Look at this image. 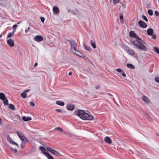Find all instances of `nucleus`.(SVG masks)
<instances>
[{
  "label": "nucleus",
  "mask_w": 159,
  "mask_h": 159,
  "mask_svg": "<svg viewBox=\"0 0 159 159\" xmlns=\"http://www.w3.org/2000/svg\"><path fill=\"white\" fill-rule=\"evenodd\" d=\"M127 66L128 67L132 69H134L135 68L134 66L132 64H131L129 63L127 64Z\"/></svg>",
  "instance_id": "obj_25"
},
{
  "label": "nucleus",
  "mask_w": 159,
  "mask_h": 159,
  "mask_svg": "<svg viewBox=\"0 0 159 159\" xmlns=\"http://www.w3.org/2000/svg\"><path fill=\"white\" fill-rule=\"evenodd\" d=\"M0 99L3 101L4 105H7L8 104V100L3 93H0Z\"/></svg>",
  "instance_id": "obj_4"
},
{
  "label": "nucleus",
  "mask_w": 159,
  "mask_h": 159,
  "mask_svg": "<svg viewBox=\"0 0 159 159\" xmlns=\"http://www.w3.org/2000/svg\"><path fill=\"white\" fill-rule=\"evenodd\" d=\"M56 104L58 105H60L61 106H63L64 105V103L60 101H57L56 102Z\"/></svg>",
  "instance_id": "obj_20"
},
{
  "label": "nucleus",
  "mask_w": 159,
  "mask_h": 159,
  "mask_svg": "<svg viewBox=\"0 0 159 159\" xmlns=\"http://www.w3.org/2000/svg\"><path fill=\"white\" fill-rule=\"evenodd\" d=\"M129 34L130 35V36L132 38H133L134 36L136 34H135L134 32L133 31H130L129 32Z\"/></svg>",
  "instance_id": "obj_27"
},
{
  "label": "nucleus",
  "mask_w": 159,
  "mask_h": 159,
  "mask_svg": "<svg viewBox=\"0 0 159 159\" xmlns=\"http://www.w3.org/2000/svg\"><path fill=\"white\" fill-rule=\"evenodd\" d=\"M72 73L71 71H70L68 73V75H72Z\"/></svg>",
  "instance_id": "obj_50"
},
{
  "label": "nucleus",
  "mask_w": 159,
  "mask_h": 159,
  "mask_svg": "<svg viewBox=\"0 0 159 159\" xmlns=\"http://www.w3.org/2000/svg\"><path fill=\"white\" fill-rule=\"evenodd\" d=\"M104 141L107 143L111 144L112 143V141L111 139L109 137H106L104 139Z\"/></svg>",
  "instance_id": "obj_13"
},
{
  "label": "nucleus",
  "mask_w": 159,
  "mask_h": 159,
  "mask_svg": "<svg viewBox=\"0 0 159 159\" xmlns=\"http://www.w3.org/2000/svg\"><path fill=\"white\" fill-rule=\"evenodd\" d=\"M40 19H41V21H42V22L43 23L44 21V20H45L44 18V17H40Z\"/></svg>",
  "instance_id": "obj_43"
},
{
  "label": "nucleus",
  "mask_w": 159,
  "mask_h": 159,
  "mask_svg": "<svg viewBox=\"0 0 159 159\" xmlns=\"http://www.w3.org/2000/svg\"><path fill=\"white\" fill-rule=\"evenodd\" d=\"M16 133L18 136L21 139L23 138L24 136L23 134L20 132L17 131Z\"/></svg>",
  "instance_id": "obj_16"
},
{
  "label": "nucleus",
  "mask_w": 159,
  "mask_h": 159,
  "mask_svg": "<svg viewBox=\"0 0 159 159\" xmlns=\"http://www.w3.org/2000/svg\"><path fill=\"white\" fill-rule=\"evenodd\" d=\"M17 27V25H14L12 27V28L14 30V31H15L16 30V28Z\"/></svg>",
  "instance_id": "obj_36"
},
{
  "label": "nucleus",
  "mask_w": 159,
  "mask_h": 159,
  "mask_svg": "<svg viewBox=\"0 0 159 159\" xmlns=\"http://www.w3.org/2000/svg\"><path fill=\"white\" fill-rule=\"evenodd\" d=\"M78 53L76 52L74 54H75L77 56L82 58H84L85 57V55L84 54H82L78 51Z\"/></svg>",
  "instance_id": "obj_15"
},
{
  "label": "nucleus",
  "mask_w": 159,
  "mask_h": 159,
  "mask_svg": "<svg viewBox=\"0 0 159 159\" xmlns=\"http://www.w3.org/2000/svg\"><path fill=\"white\" fill-rule=\"evenodd\" d=\"M99 88V86H96L95 87V89H98V88Z\"/></svg>",
  "instance_id": "obj_52"
},
{
  "label": "nucleus",
  "mask_w": 159,
  "mask_h": 159,
  "mask_svg": "<svg viewBox=\"0 0 159 159\" xmlns=\"http://www.w3.org/2000/svg\"><path fill=\"white\" fill-rule=\"evenodd\" d=\"M9 108L13 110H14L15 109L14 106L11 104H9Z\"/></svg>",
  "instance_id": "obj_26"
},
{
  "label": "nucleus",
  "mask_w": 159,
  "mask_h": 159,
  "mask_svg": "<svg viewBox=\"0 0 159 159\" xmlns=\"http://www.w3.org/2000/svg\"><path fill=\"white\" fill-rule=\"evenodd\" d=\"M12 150H13L14 152L15 153H16L17 152V151L16 149H13L12 148H11Z\"/></svg>",
  "instance_id": "obj_49"
},
{
  "label": "nucleus",
  "mask_w": 159,
  "mask_h": 159,
  "mask_svg": "<svg viewBox=\"0 0 159 159\" xmlns=\"http://www.w3.org/2000/svg\"><path fill=\"white\" fill-rule=\"evenodd\" d=\"M154 51L159 54V48L157 47H154Z\"/></svg>",
  "instance_id": "obj_29"
},
{
  "label": "nucleus",
  "mask_w": 159,
  "mask_h": 159,
  "mask_svg": "<svg viewBox=\"0 0 159 159\" xmlns=\"http://www.w3.org/2000/svg\"><path fill=\"white\" fill-rule=\"evenodd\" d=\"M121 75L124 77H125L126 76V74L123 71L122 72Z\"/></svg>",
  "instance_id": "obj_48"
},
{
  "label": "nucleus",
  "mask_w": 159,
  "mask_h": 159,
  "mask_svg": "<svg viewBox=\"0 0 159 159\" xmlns=\"http://www.w3.org/2000/svg\"><path fill=\"white\" fill-rule=\"evenodd\" d=\"M22 119L25 121H27L31 120L32 118L30 116H24L22 117Z\"/></svg>",
  "instance_id": "obj_14"
},
{
  "label": "nucleus",
  "mask_w": 159,
  "mask_h": 159,
  "mask_svg": "<svg viewBox=\"0 0 159 159\" xmlns=\"http://www.w3.org/2000/svg\"><path fill=\"white\" fill-rule=\"evenodd\" d=\"M116 70L117 72L120 73L122 72L123 71V70L121 69L120 68H118L117 69H116Z\"/></svg>",
  "instance_id": "obj_35"
},
{
  "label": "nucleus",
  "mask_w": 159,
  "mask_h": 159,
  "mask_svg": "<svg viewBox=\"0 0 159 159\" xmlns=\"http://www.w3.org/2000/svg\"><path fill=\"white\" fill-rule=\"evenodd\" d=\"M67 41L69 42L71 45V51L74 53L76 52H78V51L77 50V44L75 41L74 40H67Z\"/></svg>",
  "instance_id": "obj_3"
},
{
  "label": "nucleus",
  "mask_w": 159,
  "mask_h": 159,
  "mask_svg": "<svg viewBox=\"0 0 159 159\" xmlns=\"http://www.w3.org/2000/svg\"><path fill=\"white\" fill-rule=\"evenodd\" d=\"M152 38L153 39H155L156 38V35L155 34H152Z\"/></svg>",
  "instance_id": "obj_41"
},
{
  "label": "nucleus",
  "mask_w": 159,
  "mask_h": 159,
  "mask_svg": "<svg viewBox=\"0 0 159 159\" xmlns=\"http://www.w3.org/2000/svg\"><path fill=\"white\" fill-rule=\"evenodd\" d=\"M155 81L157 82H159V77H157L155 78Z\"/></svg>",
  "instance_id": "obj_42"
},
{
  "label": "nucleus",
  "mask_w": 159,
  "mask_h": 159,
  "mask_svg": "<svg viewBox=\"0 0 159 159\" xmlns=\"http://www.w3.org/2000/svg\"><path fill=\"white\" fill-rule=\"evenodd\" d=\"M7 138L10 143H12V141H13L11 139L8 135L7 137Z\"/></svg>",
  "instance_id": "obj_31"
},
{
  "label": "nucleus",
  "mask_w": 159,
  "mask_h": 159,
  "mask_svg": "<svg viewBox=\"0 0 159 159\" xmlns=\"http://www.w3.org/2000/svg\"><path fill=\"white\" fill-rule=\"evenodd\" d=\"M45 155L47 157L48 159H54L52 156L49 153L45 154Z\"/></svg>",
  "instance_id": "obj_24"
},
{
  "label": "nucleus",
  "mask_w": 159,
  "mask_h": 159,
  "mask_svg": "<svg viewBox=\"0 0 159 159\" xmlns=\"http://www.w3.org/2000/svg\"><path fill=\"white\" fill-rule=\"evenodd\" d=\"M38 65V63H36L34 65V67H35Z\"/></svg>",
  "instance_id": "obj_51"
},
{
  "label": "nucleus",
  "mask_w": 159,
  "mask_h": 159,
  "mask_svg": "<svg viewBox=\"0 0 159 159\" xmlns=\"http://www.w3.org/2000/svg\"><path fill=\"white\" fill-rule=\"evenodd\" d=\"M46 148L47 150L51 152L52 154L53 153V152L54 151V150L49 147H46Z\"/></svg>",
  "instance_id": "obj_21"
},
{
  "label": "nucleus",
  "mask_w": 159,
  "mask_h": 159,
  "mask_svg": "<svg viewBox=\"0 0 159 159\" xmlns=\"http://www.w3.org/2000/svg\"><path fill=\"white\" fill-rule=\"evenodd\" d=\"M90 44L93 48L94 49L96 48V45L95 43L93 42L92 40L90 41Z\"/></svg>",
  "instance_id": "obj_22"
},
{
  "label": "nucleus",
  "mask_w": 159,
  "mask_h": 159,
  "mask_svg": "<svg viewBox=\"0 0 159 159\" xmlns=\"http://www.w3.org/2000/svg\"><path fill=\"white\" fill-rule=\"evenodd\" d=\"M55 130H57L58 131H59L61 133L63 132V129L61 128L57 127H56L54 129Z\"/></svg>",
  "instance_id": "obj_23"
},
{
  "label": "nucleus",
  "mask_w": 159,
  "mask_h": 159,
  "mask_svg": "<svg viewBox=\"0 0 159 159\" xmlns=\"http://www.w3.org/2000/svg\"><path fill=\"white\" fill-rule=\"evenodd\" d=\"M83 45L85 49L88 51H89L90 50V48L88 46L84 44Z\"/></svg>",
  "instance_id": "obj_32"
},
{
  "label": "nucleus",
  "mask_w": 159,
  "mask_h": 159,
  "mask_svg": "<svg viewBox=\"0 0 159 159\" xmlns=\"http://www.w3.org/2000/svg\"><path fill=\"white\" fill-rule=\"evenodd\" d=\"M119 1V0H113V3L115 5L116 3H118Z\"/></svg>",
  "instance_id": "obj_38"
},
{
  "label": "nucleus",
  "mask_w": 159,
  "mask_h": 159,
  "mask_svg": "<svg viewBox=\"0 0 159 159\" xmlns=\"http://www.w3.org/2000/svg\"><path fill=\"white\" fill-rule=\"evenodd\" d=\"M39 150L42 151V152L45 155V154H48V153L47 152H46V149L44 147L42 146H40L39 147Z\"/></svg>",
  "instance_id": "obj_11"
},
{
  "label": "nucleus",
  "mask_w": 159,
  "mask_h": 159,
  "mask_svg": "<svg viewBox=\"0 0 159 159\" xmlns=\"http://www.w3.org/2000/svg\"><path fill=\"white\" fill-rule=\"evenodd\" d=\"M139 25L143 28H146L147 26V24L144 21L142 20H140L138 22Z\"/></svg>",
  "instance_id": "obj_6"
},
{
  "label": "nucleus",
  "mask_w": 159,
  "mask_h": 159,
  "mask_svg": "<svg viewBox=\"0 0 159 159\" xmlns=\"http://www.w3.org/2000/svg\"><path fill=\"white\" fill-rule=\"evenodd\" d=\"M148 14L150 16H152L153 14L152 11L151 9H149L148 11Z\"/></svg>",
  "instance_id": "obj_30"
},
{
  "label": "nucleus",
  "mask_w": 159,
  "mask_h": 159,
  "mask_svg": "<svg viewBox=\"0 0 159 159\" xmlns=\"http://www.w3.org/2000/svg\"><path fill=\"white\" fill-rule=\"evenodd\" d=\"M12 144H15L16 145L17 147H19L18 144L17 143H16L14 141H12Z\"/></svg>",
  "instance_id": "obj_46"
},
{
  "label": "nucleus",
  "mask_w": 159,
  "mask_h": 159,
  "mask_svg": "<svg viewBox=\"0 0 159 159\" xmlns=\"http://www.w3.org/2000/svg\"><path fill=\"white\" fill-rule=\"evenodd\" d=\"M34 39L36 41L40 42L43 40V38L41 36L37 35L35 37Z\"/></svg>",
  "instance_id": "obj_9"
},
{
  "label": "nucleus",
  "mask_w": 159,
  "mask_h": 159,
  "mask_svg": "<svg viewBox=\"0 0 159 159\" xmlns=\"http://www.w3.org/2000/svg\"><path fill=\"white\" fill-rule=\"evenodd\" d=\"M74 114L83 120H92L93 118L92 116L86 113L83 110H76L74 112Z\"/></svg>",
  "instance_id": "obj_2"
},
{
  "label": "nucleus",
  "mask_w": 159,
  "mask_h": 159,
  "mask_svg": "<svg viewBox=\"0 0 159 159\" xmlns=\"http://www.w3.org/2000/svg\"><path fill=\"white\" fill-rule=\"evenodd\" d=\"M64 134L69 136H72L70 132H65Z\"/></svg>",
  "instance_id": "obj_39"
},
{
  "label": "nucleus",
  "mask_w": 159,
  "mask_h": 159,
  "mask_svg": "<svg viewBox=\"0 0 159 159\" xmlns=\"http://www.w3.org/2000/svg\"><path fill=\"white\" fill-rule=\"evenodd\" d=\"M13 36V34L11 32H10L7 35V38H10L11 36Z\"/></svg>",
  "instance_id": "obj_37"
},
{
  "label": "nucleus",
  "mask_w": 159,
  "mask_h": 159,
  "mask_svg": "<svg viewBox=\"0 0 159 159\" xmlns=\"http://www.w3.org/2000/svg\"><path fill=\"white\" fill-rule=\"evenodd\" d=\"M2 34H1L0 35V38H1V37H2Z\"/></svg>",
  "instance_id": "obj_56"
},
{
  "label": "nucleus",
  "mask_w": 159,
  "mask_h": 159,
  "mask_svg": "<svg viewBox=\"0 0 159 159\" xmlns=\"http://www.w3.org/2000/svg\"><path fill=\"white\" fill-rule=\"evenodd\" d=\"M142 17L143 19L145 20L146 22H148V19H147L146 17L144 15H142Z\"/></svg>",
  "instance_id": "obj_34"
},
{
  "label": "nucleus",
  "mask_w": 159,
  "mask_h": 159,
  "mask_svg": "<svg viewBox=\"0 0 159 159\" xmlns=\"http://www.w3.org/2000/svg\"><path fill=\"white\" fill-rule=\"evenodd\" d=\"M155 14L157 16H158L159 15V13L157 11H155Z\"/></svg>",
  "instance_id": "obj_44"
},
{
  "label": "nucleus",
  "mask_w": 159,
  "mask_h": 159,
  "mask_svg": "<svg viewBox=\"0 0 159 159\" xmlns=\"http://www.w3.org/2000/svg\"><path fill=\"white\" fill-rule=\"evenodd\" d=\"M133 38L136 39L135 40L131 41L132 44L136 46L137 48L144 51H146L147 50V47L144 45V42L138 36L135 34Z\"/></svg>",
  "instance_id": "obj_1"
},
{
  "label": "nucleus",
  "mask_w": 159,
  "mask_h": 159,
  "mask_svg": "<svg viewBox=\"0 0 159 159\" xmlns=\"http://www.w3.org/2000/svg\"><path fill=\"white\" fill-rule=\"evenodd\" d=\"M20 23V22L18 23H17V24H19Z\"/></svg>",
  "instance_id": "obj_57"
},
{
  "label": "nucleus",
  "mask_w": 159,
  "mask_h": 159,
  "mask_svg": "<svg viewBox=\"0 0 159 159\" xmlns=\"http://www.w3.org/2000/svg\"><path fill=\"white\" fill-rule=\"evenodd\" d=\"M66 108L69 110L72 111L74 109V106L70 104H67L66 106Z\"/></svg>",
  "instance_id": "obj_10"
},
{
  "label": "nucleus",
  "mask_w": 159,
  "mask_h": 159,
  "mask_svg": "<svg viewBox=\"0 0 159 159\" xmlns=\"http://www.w3.org/2000/svg\"><path fill=\"white\" fill-rule=\"evenodd\" d=\"M53 11L55 14H57L59 13V10L58 7L56 6H54L53 8Z\"/></svg>",
  "instance_id": "obj_12"
},
{
  "label": "nucleus",
  "mask_w": 159,
  "mask_h": 159,
  "mask_svg": "<svg viewBox=\"0 0 159 159\" xmlns=\"http://www.w3.org/2000/svg\"><path fill=\"white\" fill-rule=\"evenodd\" d=\"M56 110L57 112H62L61 110V109H57Z\"/></svg>",
  "instance_id": "obj_47"
},
{
  "label": "nucleus",
  "mask_w": 159,
  "mask_h": 159,
  "mask_svg": "<svg viewBox=\"0 0 159 159\" xmlns=\"http://www.w3.org/2000/svg\"><path fill=\"white\" fill-rule=\"evenodd\" d=\"M15 31H14V30H13V31L11 33H12V34H13V35H14V32Z\"/></svg>",
  "instance_id": "obj_54"
},
{
  "label": "nucleus",
  "mask_w": 159,
  "mask_h": 159,
  "mask_svg": "<svg viewBox=\"0 0 159 159\" xmlns=\"http://www.w3.org/2000/svg\"><path fill=\"white\" fill-rule=\"evenodd\" d=\"M158 1H159V0H158Z\"/></svg>",
  "instance_id": "obj_58"
},
{
  "label": "nucleus",
  "mask_w": 159,
  "mask_h": 159,
  "mask_svg": "<svg viewBox=\"0 0 159 159\" xmlns=\"http://www.w3.org/2000/svg\"><path fill=\"white\" fill-rule=\"evenodd\" d=\"M52 154L57 157H61L62 156V155L61 154H60L59 152L55 151V150H54V151L53 152Z\"/></svg>",
  "instance_id": "obj_19"
},
{
  "label": "nucleus",
  "mask_w": 159,
  "mask_h": 159,
  "mask_svg": "<svg viewBox=\"0 0 159 159\" xmlns=\"http://www.w3.org/2000/svg\"><path fill=\"white\" fill-rule=\"evenodd\" d=\"M30 29V27H28L27 29V30H25V31L26 33L29 32Z\"/></svg>",
  "instance_id": "obj_45"
},
{
  "label": "nucleus",
  "mask_w": 159,
  "mask_h": 159,
  "mask_svg": "<svg viewBox=\"0 0 159 159\" xmlns=\"http://www.w3.org/2000/svg\"><path fill=\"white\" fill-rule=\"evenodd\" d=\"M21 140L22 141V142L25 143H27L28 141V140H27V138H25V136H24L23 138L21 139Z\"/></svg>",
  "instance_id": "obj_28"
},
{
  "label": "nucleus",
  "mask_w": 159,
  "mask_h": 159,
  "mask_svg": "<svg viewBox=\"0 0 159 159\" xmlns=\"http://www.w3.org/2000/svg\"><path fill=\"white\" fill-rule=\"evenodd\" d=\"M30 106L32 107H34L35 106L34 104L33 103V102H30Z\"/></svg>",
  "instance_id": "obj_40"
},
{
  "label": "nucleus",
  "mask_w": 159,
  "mask_h": 159,
  "mask_svg": "<svg viewBox=\"0 0 159 159\" xmlns=\"http://www.w3.org/2000/svg\"><path fill=\"white\" fill-rule=\"evenodd\" d=\"M147 33L149 35H151L153 33V30L152 29H149L147 30Z\"/></svg>",
  "instance_id": "obj_17"
},
{
  "label": "nucleus",
  "mask_w": 159,
  "mask_h": 159,
  "mask_svg": "<svg viewBox=\"0 0 159 159\" xmlns=\"http://www.w3.org/2000/svg\"><path fill=\"white\" fill-rule=\"evenodd\" d=\"M124 50L129 54L130 55H133L134 54V51L130 48L129 47L125 46L124 48Z\"/></svg>",
  "instance_id": "obj_5"
},
{
  "label": "nucleus",
  "mask_w": 159,
  "mask_h": 159,
  "mask_svg": "<svg viewBox=\"0 0 159 159\" xmlns=\"http://www.w3.org/2000/svg\"><path fill=\"white\" fill-rule=\"evenodd\" d=\"M120 21L121 23H123L124 20H123V16L120 15Z\"/></svg>",
  "instance_id": "obj_33"
},
{
  "label": "nucleus",
  "mask_w": 159,
  "mask_h": 159,
  "mask_svg": "<svg viewBox=\"0 0 159 159\" xmlns=\"http://www.w3.org/2000/svg\"><path fill=\"white\" fill-rule=\"evenodd\" d=\"M142 98L146 103H148L149 102V100L145 96H142Z\"/></svg>",
  "instance_id": "obj_18"
},
{
  "label": "nucleus",
  "mask_w": 159,
  "mask_h": 159,
  "mask_svg": "<svg viewBox=\"0 0 159 159\" xmlns=\"http://www.w3.org/2000/svg\"><path fill=\"white\" fill-rule=\"evenodd\" d=\"M7 42L9 45L11 47H13L14 45V41L11 39H9L7 41Z\"/></svg>",
  "instance_id": "obj_8"
},
{
  "label": "nucleus",
  "mask_w": 159,
  "mask_h": 159,
  "mask_svg": "<svg viewBox=\"0 0 159 159\" xmlns=\"http://www.w3.org/2000/svg\"><path fill=\"white\" fill-rule=\"evenodd\" d=\"M145 115H146V116H147V117H148L149 116V115H148V114L147 113H145Z\"/></svg>",
  "instance_id": "obj_53"
},
{
  "label": "nucleus",
  "mask_w": 159,
  "mask_h": 159,
  "mask_svg": "<svg viewBox=\"0 0 159 159\" xmlns=\"http://www.w3.org/2000/svg\"><path fill=\"white\" fill-rule=\"evenodd\" d=\"M30 89H26L21 94V96L23 98H25L27 97L26 93L30 91Z\"/></svg>",
  "instance_id": "obj_7"
},
{
  "label": "nucleus",
  "mask_w": 159,
  "mask_h": 159,
  "mask_svg": "<svg viewBox=\"0 0 159 159\" xmlns=\"http://www.w3.org/2000/svg\"><path fill=\"white\" fill-rule=\"evenodd\" d=\"M22 146H23V144L22 143L21 144V148H22Z\"/></svg>",
  "instance_id": "obj_55"
}]
</instances>
